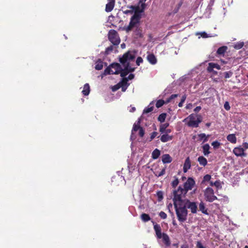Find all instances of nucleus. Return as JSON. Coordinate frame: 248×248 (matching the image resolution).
I'll return each instance as SVG.
<instances>
[{
  "instance_id": "nucleus-32",
  "label": "nucleus",
  "mask_w": 248,
  "mask_h": 248,
  "mask_svg": "<svg viewBox=\"0 0 248 248\" xmlns=\"http://www.w3.org/2000/svg\"><path fill=\"white\" fill-rule=\"evenodd\" d=\"M140 218L144 222H147L151 219L150 216L146 213H142L140 216Z\"/></svg>"
},
{
  "instance_id": "nucleus-54",
  "label": "nucleus",
  "mask_w": 248,
  "mask_h": 248,
  "mask_svg": "<svg viewBox=\"0 0 248 248\" xmlns=\"http://www.w3.org/2000/svg\"><path fill=\"white\" fill-rule=\"evenodd\" d=\"M211 178V175L209 174H206L203 177V181H209Z\"/></svg>"
},
{
  "instance_id": "nucleus-48",
  "label": "nucleus",
  "mask_w": 248,
  "mask_h": 248,
  "mask_svg": "<svg viewBox=\"0 0 248 248\" xmlns=\"http://www.w3.org/2000/svg\"><path fill=\"white\" fill-rule=\"evenodd\" d=\"M140 128H142V127H141L138 124H135L133 125L132 131H135V132L137 131L138 130L140 129Z\"/></svg>"
},
{
  "instance_id": "nucleus-10",
  "label": "nucleus",
  "mask_w": 248,
  "mask_h": 248,
  "mask_svg": "<svg viewBox=\"0 0 248 248\" xmlns=\"http://www.w3.org/2000/svg\"><path fill=\"white\" fill-rule=\"evenodd\" d=\"M186 208H188L190 210L193 214H195L197 211V205L195 202H191L189 200H185L184 202Z\"/></svg>"
},
{
  "instance_id": "nucleus-30",
  "label": "nucleus",
  "mask_w": 248,
  "mask_h": 248,
  "mask_svg": "<svg viewBox=\"0 0 248 248\" xmlns=\"http://www.w3.org/2000/svg\"><path fill=\"white\" fill-rule=\"evenodd\" d=\"M169 126V123H166L160 124L159 126V131L162 134L165 133V130L167 128V127H168Z\"/></svg>"
},
{
  "instance_id": "nucleus-36",
  "label": "nucleus",
  "mask_w": 248,
  "mask_h": 248,
  "mask_svg": "<svg viewBox=\"0 0 248 248\" xmlns=\"http://www.w3.org/2000/svg\"><path fill=\"white\" fill-rule=\"evenodd\" d=\"M104 74L105 75L113 74V70L111 69L110 67V65L105 69L104 72Z\"/></svg>"
},
{
  "instance_id": "nucleus-59",
  "label": "nucleus",
  "mask_w": 248,
  "mask_h": 248,
  "mask_svg": "<svg viewBox=\"0 0 248 248\" xmlns=\"http://www.w3.org/2000/svg\"><path fill=\"white\" fill-rule=\"evenodd\" d=\"M201 109V107L200 106H197L194 109V111L195 112H198L199 111H200V110Z\"/></svg>"
},
{
  "instance_id": "nucleus-4",
  "label": "nucleus",
  "mask_w": 248,
  "mask_h": 248,
  "mask_svg": "<svg viewBox=\"0 0 248 248\" xmlns=\"http://www.w3.org/2000/svg\"><path fill=\"white\" fill-rule=\"evenodd\" d=\"M186 194V193H185V191H184L183 188L181 186H179L177 190H174L173 198V204H174V203H184L185 202V200H187L183 199V198L185 197Z\"/></svg>"
},
{
  "instance_id": "nucleus-22",
  "label": "nucleus",
  "mask_w": 248,
  "mask_h": 248,
  "mask_svg": "<svg viewBox=\"0 0 248 248\" xmlns=\"http://www.w3.org/2000/svg\"><path fill=\"white\" fill-rule=\"evenodd\" d=\"M173 136H170L168 134H163L160 137V140L162 142H166L173 139Z\"/></svg>"
},
{
  "instance_id": "nucleus-47",
  "label": "nucleus",
  "mask_w": 248,
  "mask_h": 248,
  "mask_svg": "<svg viewBox=\"0 0 248 248\" xmlns=\"http://www.w3.org/2000/svg\"><path fill=\"white\" fill-rule=\"evenodd\" d=\"M113 49V46H110L107 48H106L105 50V53L106 54H109L110 52H111Z\"/></svg>"
},
{
  "instance_id": "nucleus-5",
  "label": "nucleus",
  "mask_w": 248,
  "mask_h": 248,
  "mask_svg": "<svg viewBox=\"0 0 248 248\" xmlns=\"http://www.w3.org/2000/svg\"><path fill=\"white\" fill-rule=\"evenodd\" d=\"M196 117L197 116L195 114H191L186 118L189 119V121L187 124L189 127H198L199 126V124L202 122L201 117L200 115L198 116L196 120Z\"/></svg>"
},
{
  "instance_id": "nucleus-11",
  "label": "nucleus",
  "mask_w": 248,
  "mask_h": 248,
  "mask_svg": "<svg viewBox=\"0 0 248 248\" xmlns=\"http://www.w3.org/2000/svg\"><path fill=\"white\" fill-rule=\"evenodd\" d=\"M166 169V167L165 166L160 169L158 165L157 167H155L154 169V174H155V176H156L157 177L163 176L165 173Z\"/></svg>"
},
{
  "instance_id": "nucleus-46",
  "label": "nucleus",
  "mask_w": 248,
  "mask_h": 248,
  "mask_svg": "<svg viewBox=\"0 0 248 248\" xmlns=\"http://www.w3.org/2000/svg\"><path fill=\"white\" fill-rule=\"evenodd\" d=\"M196 248H205L201 241H197L196 243Z\"/></svg>"
},
{
  "instance_id": "nucleus-39",
  "label": "nucleus",
  "mask_w": 248,
  "mask_h": 248,
  "mask_svg": "<svg viewBox=\"0 0 248 248\" xmlns=\"http://www.w3.org/2000/svg\"><path fill=\"white\" fill-rule=\"evenodd\" d=\"M211 145L213 146L214 149H218L220 147L221 143L217 140L213 141Z\"/></svg>"
},
{
  "instance_id": "nucleus-43",
  "label": "nucleus",
  "mask_w": 248,
  "mask_h": 248,
  "mask_svg": "<svg viewBox=\"0 0 248 248\" xmlns=\"http://www.w3.org/2000/svg\"><path fill=\"white\" fill-rule=\"evenodd\" d=\"M179 184V180L177 178H175V179L171 182V186L173 188L176 187V186Z\"/></svg>"
},
{
  "instance_id": "nucleus-15",
  "label": "nucleus",
  "mask_w": 248,
  "mask_h": 248,
  "mask_svg": "<svg viewBox=\"0 0 248 248\" xmlns=\"http://www.w3.org/2000/svg\"><path fill=\"white\" fill-rule=\"evenodd\" d=\"M108 0V1L106 5L105 11L107 12H110L113 10L114 7L115 0Z\"/></svg>"
},
{
  "instance_id": "nucleus-41",
  "label": "nucleus",
  "mask_w": 248,
  "mask_h": 248,
  "mask_svg": "<svg viewBox=\"0 0 248 248\" xmlns=\"http://www.w3.org/2000/svg\"><path fill=\"white\" fill-rule=\"evenodd\" d=\"M186 94H184V95L182 96L181 101L178 104V106L179 107H182L183 106V103L185 102V101L186 99Z\"/></svg>"
},
{
  "instance_id": "nucleus-35",
  "label": "nucleus",
  "mask_w": 248,
  "mask_h": 248,
  "mask_svg": "<svg viewBox=\"0 0 248 248\" xmlns=\"http://www.w3.org/2000/svg\"><path fill=\"white\" fill-rule=\"evenodd\" d=\"M244 45L243 42H239L235 44L233 46V47L236 49H239L243 47Z\"/></svg>"
},
{
  "instance_id": "nucleus-1",
  "label": "nucleus",
  "mask_w": 248,
  "mask_h": 248,
  "mask_svg": "<svg viewBox=\"0 0 248 248\" xmlns=\"http://www.w3.org/2000/svg\"><path fill=\"white\" fill-rule=\"evenodd\" d=\"M129 8L133 10L134 14L130 18L128 26L125 28V30L127 32L131 31L134 28V27L137 26L138 24H140L141 17L140 14L143 12H140L141 9L138 6H131Z\"/></svg>"
},
{
  "instance_id": "nucleus-51",
  "label": "nucleus",
  "mask_w": 248,
  "mask_h": 248,
  "mask_svg": "<svg viewBox=\"0 0 248 248\" xmlns=\"http://www.w3.org/2000/svg\"><path fill=\"white\" fill-rule=\"evenodd\" d=\"M145 134V131L143 127L140 128V129L139 130V136L142 138L144 136Z\"/></svg>"
},
{
  "instance_id": "nucleus-21",
  "label": "nucleus",
  "mask_w": 248,
  "mask_h": 248,
  "mask_svg": "<svg viewBox=\"0 0 248 248\" xmlns=\"http://www.w3.org/2000/svg\"><path fill=\"white\" fill-rule=\"evenodd\" d=\"M134 71V69H131L130 70L128 69L127 66H125L124 68L123 69L122 68V71L120 72L121 77L123 78H125V77L128 75L129 72H132Z\"/></svg>"
},
{
  "instance_id": "nucleus-31",
  "label": "nucleus",
  "mask_w": 248,
  "mask_h": 248,
  "mask_svg": "<svg viewBox=\"0 0 248 248\" xmlns=\"http://www.w3.org/2000/svg\"><path fill=\"white\" fill-rule=\"evenodd\" d=\"M103 67V62L100 60L97 61L95 63V68L96 70H100Z\"/></svg>"
},
{
  "instance_id": "nucleus-52",
  "label": "nucleus",
  "mask_w": 248,
  "mask_h": 248,
  "mask_svg": "<svg viewBox=\"0 0 248 248\" xmlns=\"http://www.w3.org/2000/svg\"><path fill=\"white\" fill-rule=\"evenodd\" d=\"M158 135V133L157 132H153L151 134L150 136V141L152 140L155 137Z\"/></svg>"
},
{
  "instance_id": "nucleus-3",
  "label": "nucleus",
  "mask_w": 248,
  "mask_h": 248,
  "mask_svg": "<svg viewBox=\"0 0 248 248\" xmlns=\"http://www.w3.org/2000/svg\"><path fill=\"white\" fill-rule=\"evenodd\" d=\"M154 224V229L155 231L156 236L157 239L162 238L163 243L166 247L170 245V241L169 235L165 233H161V228L159 224L155 223L154 221H152Z\"/></svg>"
},
{
  "instance_id": "nucleus-37",
  "label": "nucleus",
  "mask_w": 248,
  "mask_h": 248,
  "mask_svg": "<svg viewBox=\"0 0 248 248\" xmlns=\"http://www.w3.org/2000/svg\"><path fill=\"white\" fill-rule=\"evenodd\" d=\"M164 104H165V101L163 100H162V99L158 100L155 104V106L156 108H159L161 107L162 106H163V105Z\"/></svg>"
},
{
  "instance_id": "nucleus-45",
  "label": "nucleus",
  "mask_w": 248,
  "mask_h": 248,
  "mask_svg": "<svg viewBox=\"0 0 248 248\" xmlns=\"http://www.w3.org/2000/svg\"><path fill=\"white\" fill-rule=\"evenodd\" d=\"M232 71L225 72L224 73V77L225 78H228L232 77Z\"/></svg>"
},
{
  "instance_id": "nucleus-13",
  "label": "nucleus",
  "mask_w": 248,
  "mask_h": 248,
  "mask_svg": "<svg viewBox=\"0 0 248 248\" xmlns=\"http://www.w3.org/2000/svg\"><path fill=\"white\" fill-rule=\"evenodd\" d=\"M110 67L111 69H113V74L118 75L122 71V67L121 65L118 63H113L110 64Z\"/></svg>"
},
{
  "instance_id": "nucleus-50",
  "label": "nucleus",
  "mask_w": 248,
  "mask_h": 248,
  "mask_svg": "<svg viewBox=\"0 0 248 248\" xmlns=\"http://www.w3.org/2000/svg\"><path fill=\"white\" fill-rule=\"evenodd\" d=\"M143 62V59L141 57H138L136 60V64L139 66Z\"/></svg>"
},
{
  "instance_id": "nucleus-16",
  "label": "nucleus",
  "mask_w": 248,
  "mask_h": 248,
  "mask_svg": "<svg viewBox=\"0 0 248 248\" xmlns=\"http://www.w3.org/2000/svg\"><path fill=\"white\" fill-rule=\"evenodd\" d=\"M139 24L137 25V26L134 27V28H136V30L134 31V33L135 35V38H142L143 35L142 33V30L140 28H139Z\"/></svg>"
},
{
  "instance_id": "nucleus-14",
  "label": "nucleus",
  "mask_w": 248,
  "mask_h": 248,
  "mask_svg": "<svg viewBox=\"0 0 248 248\" xmlns=\"http://www.w3.org/2000/svg\"><path fill=\"white\" fill-rule=\"evenodd\" d=\"M214 68H216L218 70H219L220 69V66L217 63H215L213 62L209 63L207 67V71L210 73L212 72L213 73L217 74V72L214 70Z\"/></svg>"
},
{
  "instance_id": "nucleus-2",
  "label": "nucleus",
  "mask_w": 248,
  "mask_h": 248,
  "mask_svg": "<svg viewBox=\"0 0 248 248\" xmlns=\"http://www.w3.org/2000/svg\"><path fill=\"white\" fill-rule=\"evenodd\" d=\"M178 220L180 222H185L187 219L188 211L184 203L174 204Z\"/></svg>"
},
{
  "instance_id": "nucleus-29",
  "label": "nucleus",
  "mask_w": 248,
  "mask_h": 248,
  "mask_svg": "<svg viewBox=\"0 0 248 248\" xmlns=\"http://www.w3.org/2000/svg\"><path fill=\"white\" fill-rule=\"evenodd\" d=\"M90 86L88 83L85 84L84 85L83 90L82 91V93L84 95H87L90 93Z\"/></svg>"
},
{
  "instance_id": "nucleus-44",
  "label": "nucleus",
  "mask_w": 248,
  "mask_h": 248,
  "mask_svg": "<svg viewBox=\"0 0 248 248\" xmlns=\"http://www.w3.org/2000/svg\"><path fill=\"white\" fill-rule=\"evenodd\" d=\"M157 196L158 197V200L159 201H161L163 199V194L162 191H159L157 192Z\"/></svg>"
},
{
  "instance_id": "nucleus-25",
  "label": "nucleus",
  "mask_w": 248,
  "mask_h": 248,
  "mask_svg": "<svg viewBox=\"0 0 248 248\" xmlns=\"http://www.w3.org/2000/svg\"><path fill=\"white\" fill-rule=\"evenodd\" d=\"M227 140L232 143H235L237 141L236 137L235 134H231L227 136Z\"/></svg>"
},
{
  "instance_id": "nucleus-18",
  "label": "nucleus",
  "mask_w": 248,
  "mask_h": 248,
  "mask_svg": "<svg viewBox=\"0 0 248 248\" xmlns=\"http://www.w3.org/2000/svg\"><path fill=\"white\" fill-rule=\"evenodd\" d=\"M147 59L152 64H155L157 62V59L153 53H149L147 56Z\"/></svg>"
},
{
  "instance_id": "nucleus-17",
  "label": "nucleus",
  "mask_w": 248,
  "mask_h": 248,
  "mask_svg": "<svg viewBox=\"0 0 248 248\" xmlns=\"http://www.w3.org/2000/svg\"><path fill=\"white\" fill-rule=\"evenodd\" d=\"M162 161L164 164L170 163L172 160V158L169 154H164L161 156Z\"/></svg>"
},
{
  "instance_id": "nucleus-19",
  "label": "nucleus",
  "mask_w": 248,
  "mask_h": 248,
  "mask_svg": "<svg viewBox=\"0 0 248 248\" xmlns=\"http://www.w3.org/2000/svg\"><path fill=\"white\" fill-rule=\"evenodd\" d=\"M191 167V161L189 157H187L185 161L183 170L184 172H186Z\"/></svg>"
},
{
  "instance_id": "nucleus-49",
  "label": "nucleus",
  "mask_w": 248,
  "mask_h": 248,
  "mask_svg": "<svg viewBox=\"0 0 248 248\" xmlns=\"http://www.w3.org/2000/svg\"><path fill=\"white\" fill-rule=\"evenodd\" d=\"M159 216L162 219H166L167 217V214L163 211H161L159 214Z\"/></svg>"
},
{
  "instance_id": "nucleus-27",
  "label": "nucleus",
  "mask_w": 248,
  "mask_h": 248,
  "mask_svg": "<svg viewBox=\"0 0 248 248\" xmlns=\"http://www.w3.org/2000/svg\"><path fill=\"white\" fill-rule=\"evenodd\" d=\"M198 161L201 165L203 167L205 166L207 164V159L203 156H200L198 158Z\"/></svg>"
},
{
  "instance_id": "nucleus-61",
  "label": "nucleus",
  "mask_w": 248,
  "mask_h": 248,
  "mask_svg": "<svg viewBox=\"0 0 248 248\" xmlns=\"http://www.w3.org/2000/svg\"><path fill=\"white\" fill-rule=\"evenodd\" d=\"M134 78V75L133 74H130L128 76V78H128V80H131V79H133Z\"/></svg>"
},
{
  "instance_id": "nucleus-12",
  "label": "nucleus",
  "mask_w": 248,
  "mask_h": 248,
  "mask_svg": "<svg viewBox=\"0 0 248 248\" xmlns=\"http://www.w3.org/2000/svg\"><path fill=\"white\" fill-rule=\"evenodd\" d=\"M233 153L237 156H246L247 154L244 152V149L241 146L235 147Z\"/></svg>"
},
{
  "instance_id": "nucleus-7",
  "label": "nucleus",
  "mask_w": 248,
  "mask_h": 248,
  "mask_svg": "<svg viewBox=\"0 0 248 248\" xmlns=\"http://www.w3.org/2000/svg\"><path fill=\"white\" fill-rule=\"evenodd\" d=\"M204 196L206 201L213 202L217 199V198L214 194V191L212 188L207 187L204 191Z\"/></svg>"
},
{
  "instance_id": "nucleus-23",
  "label": "nucleus",
  "mask_w": 248,
  "mask_h": 248,
  "mask_svg": "<svg viewBox=\"0 0 248 248\" xmlns=\"http://www.w3.org/2000/svg\"><path fill=\"white\" fill-rule=\"evenodd\" d=\"M199 210L204 214L208 215V209L205 207L204 203L201 202L199 204Z\"/></svg>"
},
{
  "instance_id": "nucleus-63",
  "label": "nucleus",
  "mask_w": 248,
  "mask_h": 248,
  "mask_svg": "<svg viewBox=\"0 0 248 248\" xmlns=\"http://www.w3.org/2000/svg\"><path fill=\"white\" fill-rule=\"evenodd\" d=\"M201 36L203 38H206V37H208L207 34V33L205 32H202V34H201Z\"/></svg>"
},
{
  "instance_id": "nucleus-33",
  "label": "nucleus",
  "mask_w": 248,
  "mask_h": 248,
  "mask_svg": "<svg viewBox=\"0 0 248 248\" xmlns=\"http://www.w3.org/2000/svg\"><path fill=\"white\" fill-rule=\"evenodd\" d=\"M166 116H167L166 113H162L159 115V116L157 118V120L160 123H163L166 119Z\"/></svg>"
},
{
  "instance_id": "nucleus-9",
  "label": "nucleus",
  "mask_w": 248,
  "mask_h": 248,
  "mask_svg": "<svg viewBox=\"0 0 248 248\" xmlns=\"http://www.w3.org/2000/svg\"><path fill=\"white\" fill-rule=\"evenodd\" d=\"M195 184L194 180L191 177H188L186 181L184 184L183 189L185 191V193L192 189Z\"/></svg>"
},
{
  "instance_id": "nucleus-26",
  "label": "nucleus",
  "mask_w": 248,
  "mask_h": 248,
  "mask_svg": "<svg viewBox=\"0 0 248 248\" xmlns=\"http://www.w3.org/2000/svg\"><path fill=\"white\" fill-rule=\"evenodd\" d=\"M227 48L228 47L226 46H222L219 47L217 51V54L219 55L224 56L225 53L227 50Z\"/></svg>"
},
{
  "instance_id": "nucleus-56",
  "label": "nucleus",
  "mask_w": 248,
  "mask_h": 248,
  "mask_svg": "<svg viewBox=\"0 0 248 248\" xmlns=\"http://www.w3.org/2000/svg\"><path fill=\"white\" fill-rule=\"evenodd\" d=\"M120 87V86H119V84L116 85H114L112 88V90L113 91H117V90H118Z\"/></svg>"
},
{
  "instance_id": "nucleus-64",
  "label": "nucleus",
  "mask_w": 248,
  "mask_h": 248,
  "mask_svg": "<svg viewBox=\"0 0 248 248\" xmlns=\"http://www.w3.org/2000/svg\"><path fill=\"white\" fill-rule=\"evenodd\" d=\"M171 132V130L170 129H166L165 130V134H168V133H170Z\"/></svg>"
},
{
  "instance_id": "nucleus-53",
  "label": "nucleus",
  "mask_w": 248,
  "mask_h": 248,
  "mask_svg": "<svg viewBox=\"0 0 248 248\" xmlns=\"http://www.w3.org/2000/svg\"><path fill=\"white\" fill-rule=\"evenodd\" d=\"M224 108L227 110L230 109V106L228 102L226 101L225 102L224 104Z\"/></svg>"
},
{
  "instance_id": "nucleus-28",
  "label": "nucleus",
  "mask_w": 248,
  "mask_h": 248,
  "mask_svg": "<svg viewBox=\"0 0 248 248\" xmlns=\"http://www.w3.org/2000/svg\"><path fill=\"white\" fill-rule=\"evenodd\" d=\"M160 155V151L158 149H155L152 153V157L154 159H157Z\"/></svg>"
},
{
  "instance_id": "nucleus-20",
  "label": "nucleus",
  "mask_w": 248,
  "mask_h": 248,
  "mask_svg": "<svg viewBox=\"0 0 248 248\" xmlns=\"http://www.w3.org/2000/svg\"><path fill=\"white\" fill-rule=\"evenodd\" d=\"M128 78H123L121 82L118 84L120 87H122V91L124 92L128 86L127 85Z\"/></svg>"
},
{
  "instance_id": "nucleus-8",
  "label": "nucleus",
  "mask_w": 248,
  "mask_h": 248,
  "mask_svg": "<svg viewBox=\"0 0 248 248\" xmlns=\"http://www.w3.org/2000/svg\"><path fill=\"white\" fill-rule=\"evenodd\" d=\"M135 58V56L131 51H128L124 54L121 58H119V62L123 64H124L126 62L129 61H132Z\"/></svg>"
},
{
  "instance_id": "nucleus-38",
  "label": "nucleus",
  "mask_w": 248,
  "mask_h": 248,
  "mask_svg": "<svg viewBox=\"0 0 248 248\" xmlns=\"http://www.w3.org/2000/svg\"><path fill=\"white\" fill-rule=\"evenodd\" d=\"M183 4V1H181L179 2V3L177 4V6L173 9V13L176 14L177 13L180 8L181 7L182 5Z\"/></svg>"
},
{
  "instance_id": "nucleus-55",
  "label": "nucleus",
  "mask_w": 248,
  "mask_h": 248,
  "mask_svg": "<svg viewBox=\"0 0 248 248\" xmlns=\"http://www.w3.org/2000/svg\"><path fill=\"white\" fill-rule=\"evenodd\" d=\"M123 13L125 15L132 14L133 13V11L131 9V10H124L123 11Z\"/></svg>"
},
{
  "instance_id": "nucleus-34",
  "label": "nucleus",
  "mask_w": 248,
  "mask_h": 248,
  "mask_svg": "<svg viewBox=\"0 0 248 248\" xmlns=\"http://www.w3.org/2000/svg\"><path fill=\"white\" fill-rule=\"evenodd\" d=\"M209 135L206 136L205 134L204 133H202L198 135V137H199L200 140H203V142H206L208 140V138L209 137Z\"/></svg>"
},
{
  "instance_id": "nucleus-62",
  "label": "nucleus",
  "mask_w": 248,
  "mask_h": 248,
  "mask_svg": "<svg viewBox=\"0 0 248 248\" xmlns=\"http://www.w3.org/2000/svg\"><path fill=\"white\" fill-rule=\"evenodd\" d=\"M180 248H189L187 244H184L181 246Z\"/></svg>"
},
{
  "instance_id": "nucleus-24",
  "label": "nucleus",
  "mask_w": 248,
  "mask_h": 248,
  "mask_svg": "<svg viewBox=\"0 0 248 248\" xmlns=\"http://www.w3.org/2000/svg\"><path fill=\"white\" fill-rule=\"evenodd\" d=\"M202 148L203 149V155L205 156H208V155L210 153V152L209 151V149L210 148L209 145L208 143H206L203 145Z\"/></svg>"
},
{
  "instance_id": "nucleus-6",
  "label": "nucleus",
  "mask_w": 248,
  "mask_h": 248,
  "mask_svg": "<svg viewBox=\"0 0 248 248\" xmlns=\"http://www.w3.org/2000/svg\"><path fill=\"white\" fill-rule=\"evenodd\" d=\"M108 39L113 45L117 46L120 43V38L117 31L114 30H110L108 33Z\"/></svg>"
},
{
  "instance_id": "nucleus-40",
  "label": "nucleus",
  "mask_w": 248,
  "mask_h": 248,
  "mask_svg": "<svg viewBox=\"0 0 248 248\" xmlns=\"http://www.w3.org/2000/svg\"><path fill=\"white\" fill-rule=\"evenodd\" d=\"M178 94H173L171 95L169 98H167L166 100V103H170L173 99L178 97Z\"/></svg>"
},
{
  "instance_id": "nucleus-57",
  "label": "nucleus",
  "mask_w": 248,
  "mask_h": 248,
  "mask_svg": "<svg viewBox=\"0 0 248 248\" xmlns=\"http://www.w3.org/2000/svg\"><path fill=\"white\" fill-rule=\"evenodd\" d=\"M243 147L244 149V151L248 149V143L244 142L242 144Z\"/></svg>"
},
{
  "instance_id": "nucleus-42",
  "label": "nucleus",
  "mask_w": 248,
  "mask_h": 248,
  "mask_svg": "<svg viewBox=\"0 0 248 248\" xmlns=\"http://www.w3.org/2000/svg\"><path fill=\"white\" fill-rule=\"evenodd\" d=\"M154 109V107L151 106L145 108L143 110V113H148L152 111Z\"/></svg>"
},
{
  "instance_id": "nucleus-60",
  "label": "nucleus",
  "mask_w": 248,
  "mask_h": 248,
  "mask_svg": "<svg viewBox=\"0 0 248 248\" xmlns=\"http://www.w3.org/2000/svg\"><path fill=\"white\" fill-rule=\"evenodd\" d=\"M146 4L145 3H142L141 5V9L140 12H144V10L145 8Z\"/></svg>"
},
{
  "instance_id": "nucleus-58",
  "label": "nucleus",
  "mask_w": 248,
  "mask_h": 248,
  "mask_svg": "<svg viewBox=\"0 0 248 248\" xmlns=\"http://www.w3.org/2000/svg\"><path fill=\"white\" fill-rule=\"evenodd\" d=\"M214 185L217 187H218L220 186V182L219 180H217L214 183Z\"/></svg>"
}]
</instances>
